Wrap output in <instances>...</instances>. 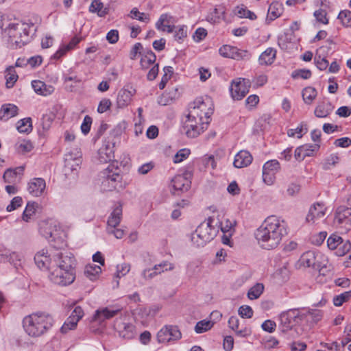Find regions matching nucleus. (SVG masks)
<instances>
[{"label":"nucleus","mask_w":351,"mask_h":351,"mask_svg":"<svg viewBox=\"0 0 351 351\" xmlns=\"http://www.w3.org/2000/svg\"><path fill=\"white\" fill-rule=\"evenodd\" d=\"M339 161V157L337 154H332L325 158L322 163V168L325 170L331 169L335 166Z\"/></svg>","instance_id":"c03bdc74"},{"label":"nucleus","mask_w":351,"mask_h":351,"mask_svg":"<svg viewBox=\"0 0 351 351\" xmlns=\"http://www.w3.org/2000/svg\"><path fill=\"white\" fill-rule=\"evenodd\" d=\"M190 154V150L188 149H182L179 150L173 157V162L179 163L186 159Z\"/></svg>","instance_id":"bf43d9fd"},{"label":"nucleus","mask_w":351,"mask_h":351,"mask_svg":"<svg viewBox=\"0 0 351 351\" xmlns=\"http://www.w3.org/2000/svg\"><path fill=\"white\" fill-rule=\"evenodd\" d=\"M239 314L243 318H251L253 315V311L249 306H242L239 308Z\"/></svg>","instance_id":"774afa93"},{"label":"nucleus","mask_w":351,"mask_h":351,"mask_svg":"<svg viewBox=\"0 0 351 351\" xmlns=\"http://www.w3.org/2000/svg\"><path fill=\"white\" fill-rule=\"evenodd\" d=\"M82 163V160L80 157L72 158L71 156H67L65 158V165H64V171L66 173L69 171H77L80 167V164Z\"/></svg>","instance_id":"f704fd0d"},{"label":"nucleus","mask_w":351,"mask_h":351,"mask_svg":"<svg viewBox=\"0 0 351 351\" xmlns=\"http://www.w3.org/2000/svg\"><path fill=\"white\" fill-rule=\"evenodd\" d=\"M351 298V291H346L333 298L334 305L340 306L345 302L348 301Z\"/></svg>","instance_id":"603ef678"},{"label":"nucleus","mask_w":351,"mask_h":351,"mask_svg":"<svg viewBox=\"0 0 351 351\" xmlns=\"http://www.w3.org/2000/svg\"><path fill=\"white\" fill-rule=\"evenodd\" d=\"M53 267L48 274L53 283L60 286H66L75 279L76 261L73 254L69 252H54L53 254Z\"/></svg>","instance_id":"f03ea898"},{"label":"nucleus","mask_w":351,"mask_h":351,"mask_svg":"<svg viewBox=\"0 0 351 351\" xmlns=\"http://www.w3.org/2000/svg\"><path fill=\"white\" fill-rule=\"evenodd\" d=\"M252 161V156L250 153L241 150L236 154L233 165L236 168H243L250 165Z\"/></svg>","instance_id":"b1692460"},{"label":"nucleus","mask_w":351,"mask_h":351,"mask_svg":"<svg viewBox=\"0 0 351 351\" xmlns=\"http://www.w3.org/2000/svg\"><path fill=\"white\" fill-rule=\"evenodd\" d=\"M219 232L218 222L210 217L204 220L192 234L191 241L197 247L204 246L212 241Z\"/></svg>","instance_id":"0eeeda50"},{"label":"nucleus","mask_w":351,"mask_h":351,"mask_svg":"<svg viewBox=\"0 0 351 351\" xmlns=\"http://www.w3.org/2000/svg\"><path fill=\"white\" fill-rule=\"evenodd\" d=\"M313 269L317 271L319 275L326 276L333 270V267L330 263L328 257L324 254L319 252Z\"/></svg>","instance_id":"a211bd4d"},{"label":"nucleus","mask_w":351,"mask_h":351,"mask_svg":"<svg viewBox=\"0 0 351 351\" xmlns=\"http://www.w3.org/2000/svg\"><path fill=\"white\" fill-rule=\"evenodd\" d=\"M333 110L331 104L327 101H322L317 103L314 110V114L318 118L327 117Z\"/></svg>","instance_id":"bb28decb"},{"label":"nucleus","mask_w":351,"mask_h":351,"mask_svg":"<svg viewBox=\"0 0 351 351\" xmlns=\"http://www.w3.org/2000/svg\"><path fill=\"white\" fill-rule=\"evenodd\" d=\"M6 87L10 88H12L14 83L17 81L18 75L13 66H10L6 69Z\"/></svg>","instance_id":"58836bf2"},{"label":"nucleus","mask_w":351,"mask_h":351,"mask_svg":"<svg viewBox=\"0 0 351 351\" xmlns=\"http://www.w3.org/2000/svg\"><path fill=\"white\" fill-rule=\"evenodd\" d=\"M236 221L234 220L226 219L221 223V230L223 233H233Z\"/></svg>","instance_id":"3c124183"},{"label":"nucleus","mask_w":351,"mask_h":351,"mask_svg":"<svg viewBox=\"0 0 351 351\" xmlns=\"http://www.w3.org/2000/svg\"><path fill=\"white\" fill-rule=\"evenodd\" d=\"M280 169V163L276 160H271L265 162L263 169L266 171H271L277 173Z\"/></svg>","instance_id":"8fccbe9b"},{"label":"nucleus","mask_w":351,"mask_h":351,"mask_svg":"<svg viewBox=\"0 0 351 351\" xmlns=\"http://www.w3.org/2000/svg\"><path fill=\"white\" fill-rule=\"evenodd\" d=\"M276 56V50L274 48L269 47L264 51L259 56L258 61L261 64H271Z\"/></svg>","instance_id":"7c9ffc66"},{"label":"nucleus","mask_w":351,"mask_h":351,"mask_svg":"<svg viewBox=\"0 0 351 351\" xmlns=\"http://www.w3.org/2000/svg\"><path fill=\"white\" fill-rule=\"evenodd\" d=\"M24 167L20 166L15 169H8L3 173V178L7 183H14L16 182L18 176L21 177L23 174Z\"/></svg>","instance_id":"c85d7f7f"},{"label":"nucleus","mask_w":351,"mask_h":351,"mask_svg":"<svg viewBox=\"0 0 351 351\" xmlns=\"http://www.w3.org/2000/svg\"><path fill=\"white\" fill-rule=\"evenodd\" d=\"M319 148V146L317 144L314 145H308L306 144L301 146V149H302L303 156H311L314 154L315 152H317Z\"/></svg>","instance_id":"5fc2aeb1"},{"label":"nucleus","mask_w":351,"mask_h":351,"mask_svg":"<svg viewBox=\"0 0 351 351\" xmlns=\"http://www.w3.org/2000/svg\"><path fill=\"white\" fill-rule=\"evenodd\" d=\"M162 273V270L161 271H156V270H152V269H145L142 273L141 276L145 280H150L155 276H156L158 274H160Z\"/></svg>","instance_id":"69168bd1"},{"label":"nucleus","mask_w":351,"mask_h":351,"mask_svg":"<svg viewBox=\"0 0 351 351\" xmlns=\"http://www.w3.org/2000/svg\"><path fill=\"white\" fill-rule=\"evenodd\" d=\"M264 286L263 284L257 283L250 289L247 293V297L250 300H256L263 293Z\"/></svg>","instance_id":"a19ab883"},{"label":"nucleus","mask_w":351,"mask_h":351,"mask_svg":"<svg viewBox=\"0 0 351 351\" xmlns=\"http://www.w3.org/2000/svg\"><path fill=\"white\" fill-rule=\"evenodd\" d=\"M204 111L205 114H212L213 112V103L210 97L197 98L191 104L189 113L183 122V128L187 136L195 138L206 129L208 122L204 121L199 117L198 110Z\"/></svg>","instance_id":"7ed1b4c3"},{"label":"nucleus","mask_w":351,"mask_h":351,"mask_svg":"<svg viewBox=\"0 0 351 351\" xmlns=\"http://www.w3.org/2000/svg\"><path fill=\"white\" fill-rule=\"evenodd\" d=\"M130 17L132 19H136L141 21L149 22V17L148 14L143 12H140L137 8H133L130 12Z\"/></svg>","instance_id":"4d7b16f0"},{"label":"nucleus","mask_w":351,"mask_h":351,"mask_svg":"<svg viewBox=\"0 0 351 351\" xmlns=\"http://www.w3.org/2000/svg\"><path fill=\"white\" fill-rule=\"evenodd\" d=\"M119 162L114 161L110 163L106 169L101 172V186L102 190L118 191L124 189L127 182L123 180L121 169L119 167Z\"/></svg>","instance_id":"423d86ee"},{"label":"nucleus","mask_w":351,"mask_h":351,"mask_svg":"<svg viewBox=\"0 0 351 351\" xmlns=\"http://www.w3.org/2000/svg\"><path fill=\"white\" fill-rule=\"evenodd\" d=\"M156 337L159 343H166L179 340L182 337V334L178 326L166 325L158 332Z\"/></svg>","instance_id":"9d476101"},{"label":"nucleus","mask_w":351,"mask_h":351,"mask_svg":"<svg viewBox=\"0 0 351 351\" xmlns=\"http://www.w3.org/2000/svg\"><path fill=\"white\" fill-rule=\"evenodd\" d=\"M101 272L99 266L94 264H88L84 268V275L92 281L97 280Z\"/></svg>","instance_id":"473e14b6"},{"label":"nucleus","mask_w":351,"mask_h":351,"mask_svg":"<svg viewBox=\"0 0 351 351\" xmlns=\"http://www.w3.org/2000/svg\"><path fill=\"white\" fill-rule=\"evenodd\" d=\"M175 32L174 38L176 40H182L184 38L187 36V27L186 26L182 25L176 27Z\"/></svg>","instance_id":"e2e57ef3"},{"label":"nucleus","mask_w":351,"mask_h":351,"mask_svg":"<svg viewBox=\"0 0 351 351\" xmlns=\"http://www.w3.org/2000/svg\"><path fill=\"white\" fill-rule=\"evenodd\" d=\"M326 49H328L327 47H321L317 51L315 56L314 57V62L317 68L320 71L326 70L329 66V62L326 60V56H324V52L326 51Z\"/></svg>","instance_id":"cd10ccee"},{"label":"nucleus","mask_w":351,"mask_h":351,"mask_svg":"<svg viewBox=\"0 0 351 351\" xmlns=\"http://www.w3.org/2000/svg\"><path fill=\"white\" fill-rule=\"evenodd\" d=\"M317 92L313 87H306L302 90V98L305 104H311L316 98Z\"/></svg>","instance_id":"c9c22d12"},{"label":"nucleus","mask_w":351,"mask_h":351,"mask_svg":"<svg viewBox=\"0 0 351 351\" xmlns=\"http://www.w3.org/2000/svg\"><path fill=\"white\" fill-rule=\"evenodd\" d=\"M119 309L105 307L97 309L93 317L95 322H102L106 319H109L118 314Z\"/></svg>","instance_id":"aec40b11"},{"label":"nucleus","mask_w":351,"mask_h":351,"mask_svg":"<svg viewBox=\"0 0 351 351\" xmlns=\"http://www.w3.org/2000/svg\"><path fill=\"white\" fill-rule=\"evenodd\" d=\"M225 14V10L223 8H215L211 12H210L207 16V21L212 23H218Z\"/></svg>","instance_id":"37998d69"},{"label":"nucleus","mask_w":351,"mask_h":351,"mask_svg":"<svg viewBox=\"0 0 351 351\" xmlns=\"http://www.w3.org/2000/svg\"><path fill=\"white\" fill-rule=\"evenodd\" d=\"M318 252L309 250L304 252L300 257L299 260L296 263V267L298 268H314L315 264L317 261Z\"/></svg>","instance_id":"f3484780"},{"label":"nucleus","mask_w":351,"mask_h":351,"mask_svg":"<svg viewBox=\"0 0 351 351\" xmlns=\"http://www.w3.org/2000/svg\"><path fill=\"white\" fill-rule=\"evenodd\" d=\"M250 82L245 78H239L232 82L230 86V93L234 99L240 100L243 99L249 92Z\"/></svg>","instance_id":"9b49d317"},{"label":"nucleus","mask_w":351,"mask_h":351,"mask_svg":"<svg viewBox=\"0 0 351 351\" xmlns=\"http://www.w3.org/2000/svg\"><path fill=\"white\" fill-rule=\"evenodd\" d=\"M34 146L32 142L29 140H22L16 145V150L19 153L25 154L31 152Z\"/></svg>","instance_id":"a18cd8bd"},{"label":"nucleus","mask_w":351,"mask_h":351,"mask_svg":"<svg viewBox=\"0 0 351 351\" xmlns=\"http://www.w3.org/2000/svg\"><path fill=\"white\" fill-rule=\"evenodd\" d=\"M156 55L152 51H149L144 54L141 59V66L143 69H146L149 68L156 61Z\"/></svg>","instance_id":"4c0bfd02"},{"label":"nucleus","mask_w":351,"mask_h":351,"mask_svg":"<svg viewBox=\"0 0 351 351\" xmlns=\"http://www.w3.org/2000/svg\"><path fill=\"white\" fill-rule=\"evenodd\" d=\"M46 187V183L43 178H34L28 184V191L34 197L40 196Z\"/></svg>","instance_id":"4be33fe9"},{"label":"nucleus","mask_w":351,"mask_h":351,"mask_svg":"<svg viewBox=\"0 0 351 351\" xmlns=\"http://www.w3.org/2000/svg\"><path fill=\"white\" fill-rule=\"evenodd\" d=\"M338 19L341 20L342 24L346 27L351 26V12L348 10L341 11L338 15Z\"/></svg>","instance_id":"6e6d98bb"},{"label":"nucleus","mask_w":351,"mask_h":351,"mask_svg":"<svg viewBox=\"0 0 351 351\" xmlns=\"http://www.w3.org/2000/svg\"><path fill=\"white\" fill-rule=\"evenodd\" d=\"M202 162L204 168H208L210 167L213 169H214L216 167L215 158L213 155L204 156L202 158Z\"/></svg>","instance_id":"0e129e2a"},{"label":"nucleus","mask_w":351,"mask_h":351,"mask_svg":"<svg viewBox=\"0 0 351 351\" xmlns=\"http://www.w3.org/2000/svg\"><path fill=\"white\" fill-rule=\"evenodd\" d=\"M307 131L306 128H303V124H300V125L298 126L295 129H289L287 131V134L289 137L296 136L298 138L302 137L303 134H305Z\"/></svg>","instance_id":"864d4df0"},{"label":"nucleus","mask_w":351,"mask_h":351,"mask_svg":"<svg viewBox=\"0 0 351 351\" xmlns=\"http://www.w3.org/2000/svg\"><path fill=\"white\" fill-rule=\"evenodd\" d=\"M342 238L337 234H332L327 240V245L329 249L335 250L336 248L341 243Z\"/></svg>","instance_id":"09e8293b"},{"label":"nucleus","mask_w":351,"mask_h":351,"mask_svg":"<svg viewBox=\"0 0 351 351\" xmlns=\"http://www.w3.org/2000/svg\"><path fill=\"white\" fill-rule=\"evenodd\" d=\"M83 316L84 311L82 308L80 306H76L61 327V332L67 333L69 330H74L77 326V322Z\"/></svg>","instance_id":"4468645a"},{"label":"nucleus","mask_w":351,"mask_h":351,"mask_svg":"<svg viewBox=\"0 0 351 351\" xmlns=\"http://www.w3.org/2000/svg\"><path fill=\"white\" fill-rule=\"evenodd\" d=\"M171 16L168 14H162L156 24V27L158 29L165 32V27H162L164 25H167L170 22Z\"/></svg>","instance_id":"13d9d810"},{"label":"nucleus","mask_w":351,"mask_h":351,"mask_svg":"<svg viewBox=\"0 0 351 351\" xmlns=\"http://www.w3.org/2000/svg\"><path fill=\"white\" fill-rule=\"evenodd\" d=\"M214 325V322L210 320H201L195 326V331L198 333H203L210 330Z\"/></svg>","instance_id":"79ce46f5"},{"label":"nucleus","mask_w":351,"mask_h":351,"mask_svg":"<svg viewBox=\"0 0 351 351\" xmlns=\"http://www.w3.org/2000/svg\"><path fill=\"white\" fill-rule=\"evenodd\" d=\"M114 158V144L104 141L98 150V160L101 163L110 161Z\"/></svg>","instance_id":"6ab92c4d"},{"label":"nucleus","mask_w":351,"mask_h":351,"mask_svg":"<svg viewBox=\"0 0 351 351\" xmlns=\"http://www.w3.org/2000/svg\"><path fill=\"white\" fill-rule=\"evenodd\" d=\"M326 211V208L324 204L320 203L314 204L310 207L306 220L308 223H315L324 218Z\"/></svg>","instance_id":"2eb2a0df"},{"label":"nucleus","mask_w":351,"mask_h":351,"mask_svg":"<svg viewBox=\"0 0 351 351\" xmlns=\"http://www.w3.org/2000/svg\"><path fill=\"white\" fill-rule=\"evenodd\" d=\"M351 249V243L348 240H342L341 243L335 249V254L339 256H343L346 254Z\"/></svg>","instance_id":"de8ad7c7"},{"label":"nucleus","mask_w":351,"mask_h":351,"mask_svg":"<svg viewBox=\"0 0 351 351\" xmlns=\"http://www.w3.org/2000/svg\"><path fill=\"white\" fill-rule=\"evenodd\" d=\"M174 266L172 263H169L168 261H163L160 263V264L155 265L152 268V270H156V271H161L162 270V272L167 271H171L173 269Z\"/></svg>","instance_id":"052dcab7"},{"label":"nucleus","mask_w":351,"mask_h":351,"mask_svg":"<svg viewBox=\"0 0 351 351\" xmlns=\"http://www.w3.org/2000/svg\"><path fill=\"white\" fill-rule=\"evenodd\" d=\"M32 86L36 94L45 97L50 95L55 90L53 86L46 84L45 82L40 80L32 81Z\"/></svg>","instance_id":"a878e982"},{"label":"nucleus","mask_w":351,"mask_h":351,"mask_svg":"<svg viewBox=\"0 0 351 351\" xmlns=\"http://www.w3.org/2000/svg\"><path fill=\"white\" fill-rule=\"evenodd\" d=\"M131 265L127 263H123L117 265V271L114 275L115 278H121L125 276L130 271Z\"/></svg>","instance_id":"49530a36"},{"label":"nucleus","mask_w":351,"mask_h":351,"mask_svg":"<svg viewBox=\"0 0 351 351\" xmlns=\"http://www.w3.org/2000/svg\"><path fill=\"white\" fill-rule=\"evenodd\" d=\"M54 322L53 317L45 313H32L23 319V326L30 337H38L47 332Z\"/></svg>","instance_id":"20e7f679"},{"label":"nucleus","mask_w":351,"mask_h":351,"mask_svg":"<svg viewBox=\"0 0 351 351\" xmlns=\"http://www.w3.org/2000/svg\"><path fill=\"white\" fill-rule=\"evenodd\" d=\"M1 112L3 113V117L5 119H8L18 114V108L14 104H9L3 106Z\"/></svg>","instance_id":"e433bc0d"},{"label":"nucleus","mask_w":351,"mask_h":351,"mask_svg":"<svg viewBox=\"0 0 351 351\" xmlns=\"http://www.w3.org/2000/svg\"><path fill=\"white\" fill-rule=\"evenodd\" d=\"M171 186L176 191L184 192L187 191L191 186V181L184 176L178 175L171 180Z\"/></svg>","instance_id":"412c9836"},{"label":"nucleus","mask_w":351,"mask_h":351,"mask_svg":"<svg viewBox=\"0 0 351 351\" xmlns=\"http://www.w3.org/2000/svg\"><path fill=\"white\" fill-rule=\"evenodd\" d=\"M276 173L271 171H266L263 169V179L267 185H272L276 180Z\"/></svg>","instance_id":"680f3d73"},{"label":"nucleus","mask_w":351,"mask_h":351,"mask_svg":"<svg viewBox=\"0 0 351 351\" xmlns=\"http://www.w3.org/2000/svg\"><path fill=\"white\" fill-rule=\"evenodd\" d=\"M283 11V5L278 2H272L268 9L267 19L273 21L279 17Z\"/></svg>","instance_id":"2f4dec72"},{"label":"nucleus","mask_w":351,"mask_h":351,"mask_svg":"<svg viewBox=\"0 0 351 351\" xmlns=\"http://www.w3.org/2000/svg\"><path fill=\"white\" fill-rule=\"evenodd\" d=\"M89 11L97 13L100 17H104L108 14V9L104 8V4L100 0H93L90 5Z\"/></svg>","instance_id":"72a5a7b5"},{"label":"nucleus","mask_w":351,"mask_h":351,"mask_svg":"<svg viewBox=\"0 0 351 351\" xmlns=\"http://www.w3.org/2000/svg\"><path fill=\"white\" fill-rule=\"evenodd\" d=\"M114 327L119 332V336L127 339H131L135 335V327L130 323H125L121 319L114 322Z\"/></svg>","instance_id":"dca6fc26"},{"label":"nucleus","mask_w":351,"mask_h":351,"mask_svg":"<svg viewBox=\"0 0 351 351\" xmlns=\"http://www.w3.org/2000/svg\"><path fill=\"white\" fill-rule=\"evenodd\" d=\"M39 232L55 248H60L64 245L65 233L60 225L53 219L40 221Z\"/></svg>","instance_id":"6e6552de"},{"label":"nucleus","mask_w":351,"mask_h":351,"mask_svg":"<svg viewBox=\"0 0 351 351\" xmlns=\"http://www.w3.org/2000/svg\"><path fill=\"white\" fill-rule=\"evenodd\" d=\"M306 315L300 313L298 309H290L280 315V324L283 330L291 329L293 326L300 324L305 318Z\"/></svg>","instance_id":"1a4fd4ad"},{"label":"nucleus","mask_w":351,"mask_h":351,"mask_svg":"<svg viewBox=\"0 0 351 351\" xmlns=\"http://www.w3.org/2000/svg\"><path fill=\"white\" fill-rule=\"evenodd\" d=\"M33 26L32 23H12L4 29L3 36L12 46L21 47L30 41V28Z\"/></svg>","instance_id":"39448f33"},{"label":"nucleus","mask_w":351,"mask_h":351,"mask_svg":"<svg viewBox=\"0 0 351 351\" xmlns=\"http://www.w3.org/2000/svg\"><path fill=\"white\" fill-rule=\"evenodd\" d=\"M162 273V270L161 271H156V270H152V269H145L142 273L141 276L145 280H150L155 276H156L158 274H160Z\"/></svg>","instance_id":"338daca9"},{"label":"nucleus","mask_w":351,"mask_h":351,"mask_svg":"<svg viewBox=\"0 0 351 351\" xmlns=\"http://www.w3.org/2000/svg\"><path fill=\"white\" fill-rule=\"evenodd\" d=\"M122 217V206L119 204L117 206L108 217V228H115L121 222Z\"/></svg>","instance_id":"c756f323"},{"label":"nucleus","mask_w":351,"mask_h":351,"mask_svg":"<svg viewBox=\"0 0 351 351\" xmlns=\"http://www.w3.org/2000/svg\"><path fill=\"white\" fill-rule=\"evenodd\" d=\"M53 253H49L46 249H42L38 251L34 256V261L36 265L40 269L47 270L49 274L51 273L53 267Z\"/></svg>","instance_id":"f8f14e48"},{"label":"nucleus","mask_w":351,"mask_h":351,"mask_svg":"<svg viewBox=\"0 0 351 351\" xmlns=\"http://www.w3.org/2000/svg\"><path fill=\"white\" fill-rule=\"evenodd\" d=\"M334 224L346 230L351 228V208L339 207L335 213Z\"/></svg>","instance_id":"ddd939ff"},{"label":"nucleus","mask_w":351,"mask_h":351,"mask_svg":"<svg viewBox=\"0 0 351 351\" xmlns=\"http://www.w3.org/2000/svg\"><path fill=\"white\" fill-rule=\"evenodd\" d=\"M135 89L133 88H131V90L126 88L121 89L118 93L117 99L118 108H123L128 106L132 100V96L135 94Z\"/></svg>","instance_id":"5701e85b"},{"label":"nucleus","mask_w":351,"mask_h":351,"mask_svg":"<svg viewBox=\"0 0 351 351\" xmlns=\"http://www.w3.org/2000/svg\"><path fill=\"white\" fill-rule=\"evenodd\" d=\"M17 130L21 133H27L32 130V119L25 118L19 120L16 123Z\"/></svg>","instance_id":"ea45409f"},{"label":"nucleus","mask_w":351,"mask_h":351,"mask_svg":"<svg viewBox=\"0 0 351 351\" xmlns=\"http://www.w3.org/2000/svg\"><path fill=\"white\" fill-rule=\"evenodd\" d=\"M287 234V223L276 215L267 217L255 232V238L260 247L265 250L276 248Z\"/></svg>","instance_id":"f257e3e1"},{"label":"nucleus","mask_w":351,"mask_h":351,"mask_svg":"<svg viewBox=\"0 0 351 351\" xmlns=\"http://www.w3.org/2000/svg\"><path fill=\"white\" fill-rule=\"evenodd\" d=\"M219 53L221 56L225 58L237 59L243 58L242 53L245 56L247 54V51H240L237 47H232L230 45H223L219 49Z\"/></svg>","instance_id":"393cba45"}]
</instances>
